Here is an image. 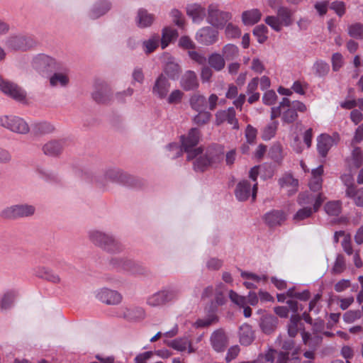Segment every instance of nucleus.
Segmentation results:
<instances>
[{
  "label": "nucleus",
  "instance_id": "f257e3e1",
  "mask_svg": "<svg viewBox=\"0 0 363 363\" xmlns=\"http://www.w3.org/2000/svg\"><path fill=\"white\" fill-rule=\"evenodd\" d=\"M200 139V131L198 128H192L187 135H182V142L184 152L187 154V160L196 159L194 162V169L196 172H204L208 167L220 162L221 156L209 149L205 155H202L203 150L196 147Z\"/></svg>",
  "mask_w": 363,
  "mask_h": 363
},
{
  "label": "nucleus",
  "instance_id": "f03ea898",
  "mask_svg": "<svg viewBox=\"0 0 363 363\" xmlns=\"http://www.w3.org/2000/svg\"><path fill=\"white\" fill-rule=\"evenodd\" d=\"M87 237L93 245L110 254H119L125 249L123 243L111 233L91 229L88 231Z\"/></svg>",
  "mask_w": 363,
  "mask_h": 363
},
{
  "label": "nucleus",
  "instance_id": "7ed1b4c3",
  "mask_svg": "<svg viewBox=\"0 0 363 363\" xmlns=\"http://www.w3.org/2000/svg\"><path fill=\"white\" fill-rule=\"evenodd\" d=\"M130 181V175L118 168H108L104 171L102 177L94 179V182L101 189H106L108 182L127 185Z\"/></svg>",
  "mask_w": 363,
  "mask_h": 363
},
{
  "label": "nucleus",
  "instance_id": "20e7f679",
  "mask_svg": "<svg viewBox=\"0 0 363 363\" xmlns=\"http://www.w3.org/2000/svg\"><path fill=\"white\" fill-rule=\"evenodd\" d=\"M294 11L286 6H279L277 16H268L264 19L265 23L274 30L279 32L282 26L288 27L293 23Z\"/></svg>",
  "mask_w": 363,
  "mask_h": 363
},
{
  "label": "nucleus",
  "instance_id": "39448f33",
  "mask_svg": "<svg viewBox=\"0 0 363 363\" xmlns=\"http://www.w3.org/2000/svg\"><path fill=\"white\" fill-rule=\"evenodd\" d=\"M227 290L226 286L221 282L217 284L216 286H208L203 289L201 294V298H209L214 296V298L211 302V308L213 312H215L218 306L225 303V293Z\"/></svg>",
  "mask_w": 363,
  "mask_h": 363
},
{
  "label": "nucleus",
  "instance_id": "423d86ee",
  "mask_svg": "<svg viewBox=\"0 0 363 363\" xmlns=\"http://www.w3.org/2000/svg\"><path fill=\"white\" fill-rule=\"evenodd\" d=\"M281 115L283 123H292L298 118V114L291 105L288 98H283L278 106L271 108V119L274 120Z\"/></svg>",
  "mask_w": 363,
  "mask_h": 363
},
{
  "label": "nucleus",
  "instance_id": "0eeeda50",
  "mask_svg": "<svg viewBox=\"0 0 363 363\" xmlns=\"http://www.w3.org/2000/svg\"><path fill=\"white\" fill-rule=\"evenodd\" d=\"M0 125L13 133L21 135H26L30 131L28 123L23 118L16 116H1Z\"/></svg>",
  "mask_w": 363,
  "mask_h": 363
},
{
  "label": "nucleus",
  "instance_id": "6e6552de",
  "mask_svg": "<svg viewBox=\"0 0 363 363\" xmlns=\"http://www.w3.org/2000/svg\"><path fill=\"white\" fill-rule=\"evenodd\" d=\"M232 14L228 11H220L216 4H211L208 8V22L213 27L222 29L231 19Z\"/></svg>",
  "mask_w": 363,
  "mask_h": 363
},
{
  "label": "nucleus",
  "instance_id": "1a4fd4ad",
  "mask_svg": "<svg viewBox=\"0 0 363 363\" xmlns=\"http://www.w3.org/2000/svg\"><path fill=\"white\" fill-rule=\"evenodd\" d=\"M35 208L29 204H17L5 208L1 212V217L6 219L28 217L34 214Z\"/></svg>",
  "mask_w": 363,
  "mask_h": 363
},
{
  "label": "nucleus",
  "instance_id": "9d476101",
  "mask_svg": "<svg viewBox=\"0 0 363 363\" xmlns=\"http://www.w3.org/2000/svg\"><path fill=\"white\" fill-rule=\"evenodd\" d=\"M6 47L12 50L26 51L33 48L35 43L33 38L24 35H13L5 40Z\"/></svg>",
  "mask_w": 363,
  "mask_h": 363
},
{
  "label": "nucleus",
  "instance_id": "9b49d317",
  "mask_svg": "<svg viewBox=\"0 0 363 363\" xmlns=\"http://www.w3.org/2000/svg\"><path fill=\"white\" fill-rule=\"evenodd\" d=\"M0 90L13 99L23 102L26 99V92L18 84L4 80L0 76Z\"/></svg>",
  "mask_w": 363,
  "mask_h": 363
},
{
  "label": "nucleus",
  "instance_id": "f8f14e48",
  "mask_svg": "<svg viewBox=\"0 0 363 363\" xmlns=\"http://www.w3.org/2000/svg\"><path fill=\"white\" fill-rule=\"evenodd\" d=\"M110 265L118 270H123L132 274H140L143 271L139 262L126 258H112L110 260Z\"/></svg>",
  "mask_w": 363,
  "mask_h": 363
},
{
  "label": "nucleus",
  "instance_id": "ddd939ff",
  "mask_svg": "<svg viewBox=\"0 0 363 363\" xmlns=\"http://www.w3.org/2000/svg\"><path fill=\"white\" fill-rule=\"evenodd\" d=\"M257 191V183L255 182L253 186L247 180L240 182L235 188V195L236 199L240 201H244L248 199L250 196L255 201Z\"/></svg>",
  "mask_w": 363,
  "mask_h": 363
},
{
  "label": "nucleus",
  "instance_id": "4468645a",
  "mask_svg": "<svg viewBox=\"0 0 363 363\" xmlns=\"http://www.w3.org/2000/svg\"><path fill=\"white\" fill-rule=\"evenodd\" d=\"M339 139L337 133L333 136L323 133L317 138V150L322 157H325L331 147L337 143Z\"/></svg>",
  "mask_w": 363,
  "mask_h": 363
},
{
  "label": "nucleus",
  "instance_id": "2eb2a0df",
  "mask_svg": "<svg viewBox=\"0 0 363 363\" xmlns=\"http://www.w3.org/2000/svg\"><path fill=\"white\" fill-rule=\"evenodd\" d=\"M170 86L168 79L162 73L155 81L152 89V94L160 99H164L167 97Z\"/></svg>",
  "mask_w": 363,
  "mask_h": 363
},
{
  "label": "nucleus",
  "instance_id": "dca6fc26",
  "mask_svg": "<svg viewBox=\"0 0 363 363\" xmlns=\"http://www.w3.org/2000/svg\"><path fill=\"white\" fill-rule=\"evenodd\" d=\"M111 89L106 82H100L95 84V89L92 93V98L96 102L99 104H106L111 101Z\"/></svg>",
  "mask_w": 363,
  "mask_h": 363
},
{
  "label": "nucleus",
  "instance_id": "f3484780",
  "mask_svg": "<svg viewBox=\"0 0 363 363\" xmlns=\"http://www.w3.org/2000/svg\"><path fill=\"white\" fill-rule=\"evenodd\" d=\"M235 110L233 107H230L226 110H220L216 113V125H220L224 122L233 125V129L239 128L238 121L236 118Z\"/></svg>",
  "mask_w": 363,
  "mask_h": 363
},
{
  "label": "nucleus",
  "instance_id": "a211bd4d",
  "mask_svg": "<svg viewBox=\"0 0 363 363\" xmlns=\"http://www.w3.org/2000/svg\"><path fill=\"white\" fill-rule=\"evenodd\" d=\"M95 293L97 299L108 305L118 304L122 301V296L120 293L108 288L100 289Z\"/></svg>",
  "mask_w": 363,
  "mask_h": 363
},
{
  "label": "nucleus",
  "instance_id": "6ab92c4d",
  "mask_svg": "<svg viewBox=\"0 0 363 363\" xmlns=\"http://www.w3.org/2000/svg\"><path fill=\"white\" fill-rule=\"evenodd\" d=\"M213 349L217 352H224L228 345V337L223 329L215 330L210 337Z\"/></svg>",
  "mask_w": 363,
  "mask_h": 363
},
{
  "label": "nucleus",
  "instance_id": "aec40b11",
  "mask_svg": "<svg viewBox=\"0 0 363 363\" xmlns=\"http://www.w3.org/2000/svg\"><path fill=\"white\" fill-rule=\"evenodd\" d=\"M54 65L55 60L44 54L36 55L32 60L33 68L40 74L48 72Z\"/></svg>",
  "mask_w": 363,
  "mask_h": 363
},
{
  "label": "nucleus",
  "instance_id": "412c9836",
  "mask_svg": "<svg viewBox=\"0 0 363 363\" xmlns=\"http://www.w3.org/2000/svg\"><path fill=\"white\" fill-rule=\"evenodd\" d=\"M218 32L210 26L201 28L196 35V39L198 43L210 45L218 40Z\"/></svg>",
  "mask_w": 363,
  "mask_h": 363
},
{
  "label": "nucleus",
  "instance_id": "4be33fe9",
  "mask_svg": "<svg viewBox=\"0 0 363 363\" xmlns=\"http://www.w3.org/2000/svg\"><path fill=\"white\" fill-rule=\"evenodd\" d=\"M120 315L130 321H138L143 320L146 313L143 307L133 306L122 308Z\"/></svg>",
  "mask_w": 363,
  "mask_h": 363
},
{
  "label": "nucleus",
  "instance_id": "5701e85b",
  "mask_svg": "<svg viewBox=\"0 0 363 363\" xmlns=\"http://www.w3.org/2000/svg\"><path fill=\"white\" fill-rule=\"evenodd\" d=\"M164 302L167 304L177 301L182 294V288L177 284H169L164 286L160 289Z\"/></svg>",
  "mask_w": 363,
  "mask_h": 363
},
{
  "label": "nucleus",
  "instance_id": "b1692460",
  "mask_svg": "<svg viewBox=\"0 0 363 363\" xmlns=\"http://www.w3.org/2000/svg\"><path fill=\"white\" fill-rule=\"evenodd\" d=\"M164 302L167 304L177 301L182 294V288L177 284H169L164 286L160 289Z\"/></svg>",
  "mask_w": 363,
  "mask_h": 363
},
{
  "label": "nucleus",
  "instance_id": "393cba45",
  "mask_svg": "<svg viewBox=\"0 0 363 363\" xmlns=\"http://www.w3.org/2000/svg\"><path fill=\"white\" fill-rule=\"evenodd\" d=\"M199 86L196 74L191 70H188L182 76L180 80V86L184 91H191L196 89Z\"/></svg>",
  "mask_w": 363,
  "mask_h": 363
},
{
  "label": "nucleus",
  "instance_id": "a878e982",
  "mask_svg": "<svg viewBox=\"0 0 363 363\" xmlns=\"http://www.w3.org/2000/svg\"><path fill=\"white\" fill-rule=\"evenodd\" d=\"M274 351V363H301V359L298 357L300 349L294 350L291 354L286 352H277L275 349Z\"/></svg>",
  "mask_w": 363,
  "mask_h": 363
},
{
  "label": "nucleus",
  "instance_id": "bb28decb",
  "mask_svg": "<svg viewBox=\"0 0 363 363\" xmlns=\"http://www.w3.org/2000/svg\"><path fill=\"white\" fill-rule=\"evenodd\" d=\"M286 220V216L282 211L273 210L264 215L265 223L269 227L280 225Z\"/></svg>",
  "mask_w": 363,
  "mask_h": 363
},
{
  "label": "nucleus",
  "instance_id": "cd10ccee",
  "mask_svg": "<svg viewBox=\"0 0 363 363\" xmlns=\"http://www.w3.org/2000/svg\"><path fill=\"white\" fill-rule=\"evenodd\" d=\"M35 274L37 277L53 284H59L61 281V279L57 274L55 273L52 269L45 267H40L37 268Z\"/></svg>",
  "mask_w": 363,
  "mask_h": 363
},
{
  "label": "nucleus",
  "instance_id": "c85d7f7f",
  "mask_svg": "<svg viewBox=\"0 0 363 363\" xmlns=\"http://www.w3.org/2000/svg\"><path fill=\"white\" fill-rule=\"evenodd\" d=\"M186 13L194 22L199 23L206 16V9L199 4H192L187 6Z\"/></svg>",
  "mask_w": 363,
  "mask_h": 363
},
{
  "label": "nucleus",
  "instance_id": "c756f323",
  "mask_svg": "<svg viewBox=\"0 0 363 363\" xmlns=\"http://www.w3.org/2000/svg\"><path fill=\"white\" fill-rule=\"evenodd\" d=\"M111 7V4L106 0L97 1L90 11V17L93 19L99 18L107 13Z\"/></svg>",
  "mask_w": 363,
  "mask_h": 363
},
{
  "label": "nucleus",
  "instance_id": "7c9ffc66",
  "mask_svg": "<svg viewBox=\"0 0 363 363\" xmlns=\"http://www.w3.org/2000/svg\"><path fill=\"white\" fill-rule=\"evenodd\" d=\"M16 296L17 292L15 290H8L4 292L0 298V310L4 311L11 309Z\"/></svg>",
  "mask_w": 363,
  "mask_h": 363
},
{
  "label": "nucleus",
  "instance_id": "2f4dec72",
  "mask_svg": "<svg viewBox=\"0 0 363 363\" xmlns=\"http://www.w3.org/2000/svg\"><path fill=\"white\" fill-rule=\"evenodd\" d=\"M167 345L180 352L185 351L187 348L189 349V353L194 352L191 342L186 337L177 338L171 341L166 342Z\"/></svg>",
  "mask_w": 363,
  "mask_h": 363
},
{
  "label": "nucleus",
  "instance_id": "473e14b6",
  "mask_svg": "<svg viewBox=\"0 0 363 363\" xmlns=\"http://www.w3.org/2000/svg\"><path fill=\"white\" fill-rule=\"evenodd\" d=\"M164 72L173 80L177 79L181 72V68L178 63L172 57H168L164 67Z\"/></svg>",
  "mask_w": 363,
  "mask_h": 363
},
{
  "label": "nucleus",
  "instance_id": "72a5a7b5",
  "mask_svg": "<svg viewBox=\"0 0 363 363\" xmlns=\"http://www.w3.org/2000/svg\"><path fill=\"white\" fill-rule=\"evenodd\" d=\"M52 87H66L69 85V77L67 72H55L49 79Z\"/></svg>",
  "mask_w": 363,
  "mask_h": 363
},
{
  "label": "nucleus",
  "instance_id": "f704fd0d",
  "mask_svg": "<svg viewBox=\"0 0 363 363\" xmlns=\"http://www.w3.org/2000/svg\"><path fill=\"white\" fill-rule=\"evenodd\" d=\"M240 342L241 345L248 346L255 340L254 331L249 325H243L240 328Z\"/></svg>",
  "mask_w": 363,
  "mask_h": 363
},
{
  "label": "nucleus",
  "instance_id": "c9c22d12",
  "mask_svg": "<svg viewBox=\"0 0 363 363\" xmlns=\"http://www.w3.org/2000/svg\"><path fill=\"white\" fill-rule=\"evenodd\" d=\"M277 318L272 315H264L259 323L262 330L266 334L272 333L276 328Z\"/></svg>",
  "mask_w": 363,
  "mask_h": 363
},
{
  "label": "nucleus",
  "instance_id": "e433bc0d",
  "mask_svg": "<svg viewBox=\"0 0 363 363\" xmlns=\"http://www.w3.org/2000/svg\"><path fill=\"white\" fill-rule=\"evenodd\" d=\"M63 149V142L61 140H51L43 147V151L46 155L57 156Z\"/></svg>",
  "mask_w": 363,
  "mask_h": 363
},
{
  "label": "nucleus",
  "instance_id": "4c0bfd02",
  "mask_svg": "<svg viewBox=\"0 0 363 363\" xmlns=\"http://www.w3.org/2000/svg\"><path fill=\"white\" fill-rule=\"evenodd\" d=\"M154 21L153 15L149 13L143 9H139L136 18V23L140 28H146L150 26Z\"/></svg>",
  "mask_w": 363,
  "mask_h": 363
},
{
  "label": "nucleus",
  "instance_id": "58836bf2",
  "mask_svg": "<svg viewBox=\"0 0 363 363\" xmlns=\"http://www.w3.org/2000/svg\"><path fill=\"white\" fill-rule=\"evenodd\" d=\"M261 16L259 10L255 9L244 11L242 14V20L245 25H254L259 21Z\"/></svg>",
  "mask_w": 363,
  "mask_h": 363
},
{
  "label": "nucleus",
  "instance_id": "ea45409f",
  "mask_svg": "<svg viewBox=\"0 0 363 363\" xmlns=\"http://www.w3.org/2000/svg\"><path fill=\"white\" fill-rule=\"evenodd\" d=\"M346 196L353 199L357 206H363V188L350 186L346 189Z\"/></svg>",
  "mask_w": 363,
  "mask_h": 363
},
{
  "label": "nucleus",
  "instance_id": "a19ab883",
  "mask_svg": "<svg viewBox=\"0 0 363 363\" xmlns=\"http://www.w3.org/2000/svg\"><path fill=\"white\" fill-rule=\"evenodd\" d=\"M276 344L281 348L279 352H286L287 354H291L295 349H300L298 347L295 346V342L293 340H283L280 336L277 339Z\"/></svg>",
  "mask_w": 363,
  "mask_h": 363
},
{
  "label": "nucleus",
  "instance_id": "79ce46f5",
  "mask_svg": "<svg viewBox=\"0 0 363 363\" xmlns=\"http://www.w3.org/2000/svg\"><path fill=\"white\" fill-rule=\"evenodd\" d=\"M190 106L194 111L205 110L206 107V99L204 96L195 94L192 95L189 100Z\"/></svg>",
  "mask_w": 363,
  "mask_h": 363
},
{
  "label": "nucleus",
  "instance_id": "37998d69",
  "mask_svg": "<svg viewBox=\"0 0 363 363\" xmlns=\"http://www.w3.org/2000/svg\"><path fill=\"white\" fill-rule=\"evenodd\" d=\"M208 64L216 71H221L225 65L224 57L218 53L211 54L208 60Z\"/></svg>",
  "mask_w": 363,
  "mask_h": 363
},
{
  "label": "nucleus",
  "instance_id": "c03bdc74",
  "mask_svg": "<svg viewBox=\"0 0 363 363\" xmlns=\"http://www.w3.org/2000/svg\"><path fill=\"white\" fill-rule=\"evenodd\" d=\"M177 31L172 28L166 27L162 30L161 38L162 48L164 49L168 44L177 37Z\"/></svg>",
  "mask_w": 363,
  "mask_h": 363
},
{
  "label": "nucleus",
  "instance_id": "a18cd8bd",
  "mask_svg": "<svg viewBox=\"0 0 363 363\" xmlns=\"http://www.w3.org/2000/svg\"><path fill=\"white\" fill-rule=\"evenodd\" d=\"M240 363H274V351L272 347H269L264 352L260 353L255 360L242 362Z\"/></svg>",
  "mask_w": 363,
  "mask_h": 363
},
{
  "label": "nucleus",
  "instance_id": "49530a36",
  "mask_svg": "<svg viewBox=\"0 0 363 363\" xmlns=\"http://www.w3.org/2000/svg\"><path fill=\"white\" fill-rule=\"evenodd\" d=\"M146 303L150 307H160L166 305L160 290L150 295L146 299Z\"/></svg>",
  "mask_w": 363,
  "mask_h": 363
},
{
  "label": "nucleus",
  "instance_id": "de8ad7c7",
  "mask_svg": "<svg viewBox=\"0 0 363 363\" xmlns=\"http://www.w3.org/2000/svg\"><path fill=\"white\" fill-rule=\"evenodd\" d=\"M301 317L299 315H293L291 317L290 323L288 325V334L291 337H294L298 331L302 328L299 327Z\"/></svg>",
  "mask_w": 363,
  "mask_h": 363
},
{
  "label": "nucleus",
  "instance_id": "09e8293b",
  "mask_svg": "<svg viewBox=\"0 0 363 363\" xmlns=\"http://www.w3.org/2000/svg\"><path fill=\"white\" fill-rule=\"evenodd\" d=\"M313 70L317 77H324L328 74L330 66L327 62L323 60H317L313 64Z\"/></svg>",
  "mask_w": 363,
  "mask_h": 363
},
{
  "label": "nucleus",
  "instance_id": "8fccbe9b",
  "mask_svg": "<svg viewBox=\"0 0 363 363\" xmlns=\"http://www.w3.org/2000/svg\"><path fill=\"white\" fill-rule=\"evenodd\" d=\"M279 125L278 121H272L262 130V138L264 140H269L274 137Z\"/></svg>",
  "mask_w": 363,
  "mask_h": 363
},
{
  "label": "nucleus",
  "instance_id": "3c124183",
  "mask_svg": "<svg viewBox=\"0 0 363 363\" xmlns=\"http://www.w3.org/2000/svg\"><path fill=\"white\" fill-rule=\"evenodd\" d=\"M182 143V142L181 141ZM166 150L167 151V157L172 159H176L180 157L182 155L183 151L184 152V148L183 145L182 144V147L179 145L177 143H169L166 146Z\"/></svg>",
  "mask_w": 363,
  "mask_h": 363
},
{
  "label": "nucleus",
  "instance_id": "603ef678",
  "mask_svg": "<svg viewBox=\"0 0 363 363\" xmlns=\"http://www.w3.org/2000/svg\"><path fill=\"white\" fill-rule=\"evenodd\" d=\"M301 336L303 343L313 350H315L316 346L322 341L321 337L316 335L311 337L310 333L304 330L301 333Z\"/></svg>",
  "mask_w": 363,
  "mask_h": 363
},
{
  "label": "nucleus",
  "instance_id": "864d4df0",
  "mask_svg": "<svg viewBox=\"0 0 363 363\" xmlns=\"http://www.w3.org/2000/svg\"><path fill=\"white\" fill-rule=\"evenodd\" d=\"M342 203L340 201L328 202L325 206V211L331 216H337L341 213Z\"/></svg>",
  "mask_w": 363,
  "mask_h": 363
},
{
  "label": "nucleus",
  "instance_id": "5fc2aeb1",
  "mask_svg": "<svg viewBox=\"0 0 363 363\" xmlns=\"http://www.w3.org/2000/svg\"><path fill=\"white\" fill-rule=\"evenodd\" d=\"M160 37L158 35H154L150 39L143 42L144 51L149 54L152 52L159 45Z\"/></svg>",
  "mask_w": 363,
  "mask_h": 363
},
{
  "label": "nucleus",
  "instance_id": "6e6d98bb",
  "mask_svg": "<svg viewBox=\"0 0 363 363\" xmlns=\"http://www.w3.org/2000/svg\"><path fill=\"white\" fill-rule=\"evenodd\" d=\"M223 57L227 60H233L238 55V48L233 44H228L223 48Z\"/></svg>",
  "mask_w": 363,
  "mask_h": 363
},
{
  "label": "nucleus",
  "instance_id": "4d7b16f0",
  "mask_svg": "<svg viewBox=\"0 0 363 363\" xmlns=\"http://www.w3.org/2000/svg\"><path fill=\"white\" fill-rule=\"evenodd\" d=\"M346 269L345 259L341 254H338L336 257L331 272L334 274H339L343 272Z\"/></svg>",
  "mask_w": 363,
  "mask_h": 363
},
{
  "label": "nucleus",
  "instance_id": "13d9d810",
  "mask_svg": "<svg viewBox=\"0 0 363 363\" xmlns=\"http://www.w3.org/2000/svg\"><path fill=\"white\" fill-rule=\"evenodd\" d=\"M55 128L53 125L48 122H40L35 124L33 130L35 134H48L53 132Z\"/></svg>",
  "mask_w": 363,
  "mask_h": 363
},
{
  "label": "nucleus",
  "instance_id": "bf43d9fd",
  "mask_svg": "<svg viewBox=\"0 0 363 363\" xmlns=\"http://www.w3.org/2000/svg\"><path fill=\"white\" fill-rule=\"evenodd\" d=\"M267 27L263 24L257 26L253 30V34L257 37V41L259 43H264L266 41L267 39Z\"/></svg>",
  "mask_w": 363,
  "mask_h": 363
},
{
  "label": "nucleus",
  "instance_id": "052dcab7",
  "mask_svg": "<svg viewBox=\"0 0 363 363\" xmlns=\"http://www.w3.org/2000/svg\"><path fill=\"white\" fill-rule=\"evenodd\" d=\"M279 184L281 187H291L293 189H296L298 186V180L294 179L291 174H285L279 180Z\"/></svg>",
  "mask_w": 363,
  "mask_h": 363
},
{
  "label": "nucleus",
  "instance_id": "680f3d73",
  "mask_svg": "<svg viewBox=\"0 0 363 363\" xmlns=\"http://www.w3.org/2000/svg\"><path fill=\"white\" fill-rule=\"evenodd\" d=\"M348 34L354 38H362L363 37V25L359 23H356L349 26Z\"/></svg>",
  "mask_w": 363,
  "mask_h": 363
},
{
  "label": "nucleus",
  "instance_id": "e2e57ef3",
  "mask_svg": "<svg viewBox=\"0 0 363 363\" xmlns=\"http://www.w3.org/2000/svg\"><path fill=\"white\" fill-rule=\"evenodd\" d=\"M313 213L311 207H303L296 213L293 218L296 222L301 221L311 217Z\"/></svg>",
  "mask_w": 363,
  "mask_h": 363
},
{
  "label": "nucleus",
  "instance_id": "0e129e2a",
  "mask_svg": "<svg viewBox=\"0 0 363 363\" xmlns=\"http://www.w3.org/2000/svg\"><path fill=\"white\" fill-rule=\"evenodd\" d=\"M198 114L196 115L194 118V122L199 125H204L207 123L211 117V114L208 111H206L205 110L196 111Z\"/></svg>",
  "mask_w": 363,
  "mask_h": 363
},
{
  "label": "nucleus",
  "instance_id": "69168bd1",
  "mask_svg": "<svg viewBox=\"0 0 363 363\" xmlns=\"http://www.w3.org/2000/svg\"><path fill=\"white\" fill-rule=\"evenodd\" d=\"M229 298L232 302L240 308H245L247 304V297L240 296L233 290L229 291Z\"/></svg>",
  "mask_w": 363,
  "mask_h": 363
},
{
  "label": "nucleus",
  "instance_id": "338daca9",
  "mask_svg": "<svg viewBox=\"0 0 363 363\" xmlns=\"http://www.w3.org/2000/svg\"><path fill=\"white\" fill-rule=\"evenodd\" d=\"M218 321V318L215 313H211L208 315L206 318L199 319L196 322V325L199 328H205L208 327L213 323H216Z\"/></svg>",
  "mask_w": 363,
  "mask_h": 363
},
{
  "label": "nucleus",
  "instance_id": "774afa93",
  "mask_svg": "<svg viewBox=\"0 0 363 363\" xmlns=\"http://www.w3.org/2000/svg\"><path fill=\"white\" fill-rule=\"evenodd\" d=\"M225 35L228 38H237L241 35V31L238 26L229 23L227 24L225 30Z\"/></svg>",
  "mask_w": 363,
  "mask_h": 363
}]
</instances>
